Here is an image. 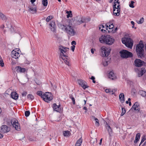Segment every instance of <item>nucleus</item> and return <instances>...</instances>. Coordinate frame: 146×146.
<instances>
[{
    "label": "nucleus",
    "instance_id": "nucleus-33",
    "mask_svg": "<svg viewBox=\"0 0 146 146\" xmlns=\"http://www.w3.org/2000/svg\"><path fill=\"white\" fill-rule=\"evenodd\" d=\"M36 94L37 95L40 96L42 98H43V96H44V94L43 93H42V92L41 91H40L37 92Z\"/></svg>",
    "mask_w": 146,
    "mask_h": 146
},
{
    "label": "nucleus",
    "instance_id": "nucleus-30",
    "mask_svg": "<svg viewBox=\"0 0 146 146\" xmlns=\"http://www.w3.org/2000/svg\"><path fill=\"white\" fill-rule=\"evenodd\" d=\"M139 94L143 97H146V92L143 90H140L139 91Z\"/></svg>",
    "mask_w": 146,
    "mask_h": 146
},
{
    "label": "nucleus",
    "instance_id": "nucleus-38",
    "mask_svg": "<svg viewBox=\"0 0 146 146\" xmlns=\"http://www.w3.org/2000/svg\"><path fill=\"white\" fill-rule=\"evenodd\" d=\"M117 1L116 2H115L114 3V4L113 5V9H117V7H116L117 3L118 4V5H119V3L118 2V1H119L118 0H116L115 1Z\"/></svg>",
    "mask_w": 146,
    "mask_h": 146
},
{
    "label": "nucleus",
    "instance_id": "nucleus-63",
    "mask_svg": "<svg viewBox=\"0 0 146 146\" xmlns=\"http://www.w3.org/2000/svg\"><path fill=\"white\" fill-rule=\"evenodd\" d=\"M3 137V135L0 133V138H1Z\"/></svg>",
    "mask_w": 146,
    "mask_h": 146
},
{
    "label": "nucleus",
    "instance_id": "nucleus-32",
    "mask_svg": "<svg viewBox=\"0 0 146 146\" xmlns=\"http://www.w3.org/2000/svg\"><path fill=\"white\" fill-rule=\"evenodd\" d=\"M67 25H62L61 24H60L59 25V28L62 29L63 30H65V31L66 30V28H67Z\"/></svg>",
    "mask_w": 146,
    "mask_h": 146
},
{
    "label": "nucleus",
    "instance_id": "nucleus-29",
    "mask_svg": "<svg viewBox=\"0 0 146 146\" xmlns=\"http://www.w3.org/2000/svg\"><path fill=\"white\" fill-rule=\"evenodd\" d=\"M0 18L3 20H6L7 18L2 13L0 12Z\"/></svg>",
    "mask_w": 146,
    "mask_h": 146
},
{
    "label": "nucleus",
    "instance_id": "nucleus-35",
    "mask_svg": "<svg viewBox=\"0 0 146 146\" xmlns=\"http://www.w3.org/2000/svg\"><path fill=\"white\" fill-rule=\"evenodd\" d=\"M63 135L64 136H68L69 135L70 132L68 131H66L63 132Z\"/></svg>",
    "mask_w": 146,
    "mask_h": 146
},
{
    "label": "nucleus",
    "instance_id": "nucleus-8",
    "mask_svg": "<svg viewBox=\"0 0 146 146\" xmlns=\"http://www.w3.org/2000/svg\"><path fill=\"white\" fill-rule=\"evenodd\" d=\"M11 123L13 126L17 131L20 130V125L18 120L15 118H13L11 121Z\"/></svg>",
    "mask_w": 146,
    "mask_h": 146
},
{
    "label": "nucleus",
    "instance_id": "nucleus-48",
    "mask_svg": "<svg viewBox=\"0 0 146 146\" xmlns=\"http://www.w3.org/2000/svg\"><path fill=\"white\" fill-rule=\"evenodd\" d=\"M113 24L112 21L110 22L109 23H108L106 25V28L108 27V25H112Z\"/></svg>",
    "mask_w": 146,
    "mask_h": 146
},
{
    "label": "nucleus",
    "instance_id": "nucleus-3",
    "mask_svg": "<svg viewBox=\"0 0 146 146\" xmlns=\"http://www.w3.org/2000/svg\"><path fill=\"white\" fill-rule=\"evenodd\" d=\"M99 40L101 43H105L108 45H111L114 42V39L111 37L110 35H102L99 38Z\"/></svg>",
    "mask_w": 146,
    "mask_h": 146
},
{
    "label": "nucleus",
    "instance_id": "nucleus-6",
    "mask_svg": "<svg viewBox=\"0 0 146 146\" xmlns=\"http://www.w3.org/2000/svg\"><path fill=\"white\" fill-rule=\"evenodd\" d=\"M43 99L45 102H48L53 99V96L51 93L46 92L44 94Z\"/></svg>",
    "mask_w": 146,
    "mask_h": 146
},
{
    "label": "nucleus",
    "instance_id": "nucleus-23",
    "mask_svg": "<svg viewBox=\"0 0 146 146\" xmlns=\"http://www.w3.org/2000/svg\"><path fill=\"white\" fill-rule=\"evenodd\" d=\"M11 95V97L13 99L16 100L18 98V95L15 92H12Z\"/></svg>",
    "mask_w": 146,
    "mask_h": 146
},
{
    "label": "nucleus",
    "instance_id": "nucleus-13",
    "mask_svg": "<svg viewBox=\"0 0 146 146\" xmlns=\"http://www.w3.org/2000/svg\"><path fill=\"white\" fill-rule=\"evenodd\" d=\"M90 20V19L89 17L86 18L85 17H82V18L80 21H78L77 24H80L82 23H86L89 21Z\"/></svg>",
    "mask_w": 146,
    "mask_h": 146
},
{
    "label": "nucleus",
    "instance_id": "nucleus-43",
    "mask_svg": "<svg viewBox=\"0 0 146 146\" xmlns=\"http://www.w3.org/2000/svg\"><path fill=\"white\" fill-rule=\"evenodd\" d=\"M70 98L72 100V101L73 104H75V100L73 96L72 95H71L70 96Z\"/></svg>",
    "mask_w": 146,
    "mask_h": 146
},
{
    "label": "nucleus",
    "instance_id": "nucleus-4",
    "mask_svg": "<svg viewBox=\"0 0 146 146\" xmlns=\"http://www.w3.org/2000/svg\"><path fill=\"white\" fill-rule=\"evenodd\" d=\"M122 43L129 48H131L133 45L132 40L130 38L125 37L121 39Z\"/></svg>",
    "mask_w": 146,
    "mask_h": 146
},
{
    "label": "nucleus",
    "instance_id": "nucleus-9",
    "mask_svg": "<svg viewBox=\"0 0 146 146\" xmlns=\"http://www.w3.org/2000/svg\"><path fill=\"white\" fill-rule=\"evenodd\" d=\"M66 31L67 33L68 34L71 36H73L76 33L73 28L70 25H68Z\"/></svg>",
    "mask_w": 146,
    "mask_h": 146
},
{
    "label": "nucleus",
    "instance_id": "nucleus-15",
    "mask_svg": "<svg viewBox=\"0 0 146 146\" xmlns=\"http://www.w3.org/2000/svg\"><path fill=\"white\" fill-rule=\"evenodd\" d=\"M15 69L17 72L20 73H24L26 71L25 68H22L21 67L19 66L16 67Z\"/></svg>",
    "mask_w": 146,
    "mask_h": 146
},
{
    "label": "nucleus",
    "instance_id": "nucleus-42",
    "mask_svg": "<svg viewBox=\"0 0 146 146\" xmlns=\"http://www.w3.org/2000/svg\"><path fill=\"white\" fill-rule=\"evenodd\" d=\"M144 20L143 18H141L139 20V21L137 22V23L138 24H140L143 23Z\"/></svg>",
    "mask_w": 146,
    "mask_h": 146
},
{
    "label": "nucleus",
    "instance_id": "nucleus-60",
    "mask_svg": "<svg viewBox=\"0 0 146 146\" xmlns=\"http://www.w3.org/2000/svg\"><path fill=\"white\" fill-rule=\"evenodd\" d=\"M36 0H31V2L32 4H33V3L35 2Z\"/></svg>",
    "mask_w": 146,
    "mask_h": 146
},
{
    "label": "nucleus",
    "instance_id": "nucleus-40",
    "mask_svg": "<svg viewBox=\"0 0 146 146\" xmlns=\"http://www.w3.org/2000/svg\"><path fill=\"white\" fill-rule=\"evenodd\" d=\"M122 113L121 114V116H123L125 113L126 111L125 109L123 108H121Z\"/></svg>",
    "mask_w": 146,
    "mask_h": 146
},
{
    "label": "nucleus",
    "instance_id": "nucleus-22",
    "mask_svg": "<svg viewBox=\"0 0 146 146\" xmlns=\"http://www.w3.org/2000/svg\"><path fill=\"white\" fill-rule=\"evenodd\" d=\"M108 77L109 78L112 80H115L116 78L115 75L112 71H110L108 74Z\"/></svg>",
    "mask_w": 146,
    "mask_h": 146
},
{
    "label": "nucleus",
    "instance_id": "nucleus-18",
    "mask_svg": "<svg viewBox=\"0 0 146 146\" xmlns=\"http://www.w3.org/2000/svg\"><path fill=\"white\" fill-rule=\"evenodd\" d=\"M50 26V29L51 30L54 32L56 30V27L55 22L54 21H52L49 24Z\"/></svg>",
    "mask_w": 146,
    "mask_h": 146
},
{
    "label": "nucleus",
    "instance_id": "nucleus-21",
    "mask_svg": "<svg viewBox=\"0 0 146 146\" xmlns=\"http://www.w3.org/2000/svg\"><path fill=\"white\" fill-rule=\"evenodd\" d=\"M53 108L54 110L56 111L60 112V111H61L60 105L57 106L56 104H53Z\"/></svg>",
    "mask_w": 146,
    "mask_h": 146
},
{
    "label": "nucleus",
    "instance_id": "nucleus-24",
    "mask_svg": "<svg viewBox=\"0 0 146 146\" xmlns=\"http://www.w3.org/2000/svg\"><path fill=\"white\" fill-rule=\"evenodd\" d=\"M119 99L120 101L122 103H123L124 102V96L123 93H121L119 94Z\"/></svg>",
    "mask_w": 146,
    "mask_h": 146
},
{
    "label": "nucleus",
    "instance_id": "nucleus-45",
    "mask_svg": "<svg viewBox=\"0 0 146 146\" xmlns=\"http://www.w3.org/2000/svg\"><path fill=\"white\" fill-rule=\"evenodd\" d=\"M52 18V16H49L47 17L46 19V21L47 22H49L51 19Z\"/></svg>",
    "mask_w": 146,
    "mask_h": 146
},
{
    "label": "nucleus",
    "instance_id": "nucleus-57",
    "mask_svg": "<svg viewBox=\"0 0 146 146\" xmlns=\"http://www.w3.org/2000/svg\"><path fill=\"white\" fill-rule=\"evenodd\" d=\"M87 101V98H86V97H85V99H84V105H85L86 104V102Z\"/></svg>",
    "mask_w": 146,
    "mask_h": 146
},
{
    "label": "nucleus",
    "instance_id": "nucleus-41",
    "mask_svg": "<svg viewBox=\"0 0 146 146\" xmlns=\"http://www.w3.org/2000/svg\"><path fill=\"white\" fill-rule=\"evenodd\" d=\"M0 65L2 67H3L4 66V63L1 56H0Z\"/></svg>",
    "mask_w": 146,
    "mask_h": 146
},
{
    "label": "nucleus",
    "instance_id": "nucleus-31",
    "mask_svg": "<svg viewBox=\"0 0 146 146\" xmlns=\"http://www.w3.org/2000/svg\"><path fill=\"white\" fill-rule=\"evenodd\" d=\"M29 11L31 12V13H34L36 12V10L35 8H33L31 7H29Z\"/></svg>",
    "mask_w": 146,
    "mask_h": 146
},
{
    "label": "nucleus",
    "instance_id": "nucleus-44",
    "mask_svg": "<svg viewBox=\"0 0 146 146\" xmlns=\"http://www.w3.org/2000/svg\"><path fill=\"white\" fill-rule=\"evenodd\" d=\"M135 3L133 1H131V3L129 4V6L130 7L133 8L134 7L133 5V4Z\"/></svg>",
    "mask_w": 146,
    "mask_h": 146
},
{
    "label": "nucleus",
    "instance_id": "nucleus-37",
    "mask_svg": "<svg viewBox=\"0 0 146 146\" xmlns=\"http://www.w3.org/2000/svg\"><path fill=\"white\" fill-rule=\"evenodd\" d=\"M27 98L29 100H33L34 98V96L32 94H29L27 95Z\"/></svg>",
    "mask_w": 146,
    "mask_h": 146
},
{
    "label": "nucleus",
    "instance_id": "nucleus-14",
    "mask_svg": "<svg viewBox=\"0 0 146 146\" xmlns=\"http://www.w3.org/2000/svg\"><path fill=\"white\" fill-rule=\"evenodd\" d=\"M11 57L15 59L18 58L20 56L19 53L14 50H13L11 53Z\"/></svg>",
    "mask_w": 146,
    "mask_h": 146
},
{
    "label": "nucleus",
    "instance_id": "nucleus-56",
    "mask_svg": "<svg viewBox=\"0 0 146 146\" xmlns=\"http://www.w3.org/2000/svg\"><path fill=\"white\" fill-rule=\"evenodd\" d=\"M95 143H96V141H93V140H91L90 141V142L91 144H93L94 143H95Z\"/></svg>",
    "mask_w": 146,
    "mask_h": 146
},
{
    "label": "nucleus",
    "instance_id": "nucleus-19",
    "mask_svg": "<svg viewBox=\"0 0 146 146\" xmlns=\"http://www.w3.org/2000/svg\"><path fill=\"white\" fill-rule=\"evenodd\" d=\"M133 109L134 110L137 111V112H139V105L137 102H136L134 104L133 106L131 109Z\"/></svg>",
    "mask_w": 146,
    "mask_h": 146
},
{
    "label": "nucleus",
    "instance_id": "nucleus-50",
    "mask_svg": "<svg viewBox=\"0 0 146 146\" xmlns=\"http://www.w3.org/2000/svg\"><path fill=\"white\" fill-rule=\"evenodd\" d=\"M90 79H92V81H93V82L95 83H96V81H95L94 80L95 79V78L93 76H92L91 77V78H90Z\"/></svg>",
    "mask_w": 146,
    "mask_h": 146
},
{
    "label": "nucleus",
    "instance_id": "nucleus-5",
    "mask_svg": "<svg viewBox=\"0 0 146 146\" xmlns=\"http://www.w3.org/2000/svg\"><path fill=\"white\" fill-rule=\"evenodd\" d=\"M120 53L121 57L124 58L131 57L133 56L132 53L126 50H123L121 51Z\"/></svg>",
    "mask_w": 146,
    "mask_h": 146
},
{
    "label": "nucleus",
    "instance_id": "nucleus-25",
    "mask_svg": "<svg viewBox=\"0 0 146 146\" xmlns=\"http://www.w3.org/2000/svg\"><path fill=\"white\" fill-rule=\"evenodd\" d=\"M146 70L144 68H142L141 70L139 72L138 74V77H139L142 76L143 74L145 72Z\"/></svg>",
    "mask_w": 146,
    "mask_h": 146
},
{
    "label": "nucleus",
    "instance_id": "nucleus-34",
    "mask_svg": "<svg viewBox=\"0 0 146 146\" xmlns=\"http://www.w3.org/2000/svg\"><path fill=\"white\" fill-rule=\"evenodd\" d=\"M146 139V135H144L142 137V140L139 145L140 146L141 145Z\"/></svg>",
    "mask_w": 146,
    "mask_h": 146
},
{
    "label": "nucleus",
    "instance_id": "nucleus-39",
    "mask_svg": "<svg viewBox=\"0 0 146 146\" xmlns=\"http://www.w3.org/2000/svg\"><path fill=\"white\" fill-rule=\"evenodd\" d=\"M42 3L43 5L44 6H46L48 4L47 0H42Z\"/></svg>",
    "mask_w": 146,
    "mask_h": 146
},
{
    "label": "nucleus",
    "instance_id": "nucleus-61",
    "mask_svg": "<svg viewBox=\"0 0 146 146\" xmlns=\"http://www.w3.org/2000/svg\"><path fill=\"white\" fill-rule=\"evenodd\" d=\"M83 109L84 110H85L86 111H85V112H86L87 110V108L86 107H84V108H83Z\"/></svg>",
    "mask_w": 146,
    "mask_h": 146
},
{
    "label": "nucleus",
    "instance_id": "nucleus-53",
    "mask_svg": "<svg viewBox=\"0 0 146 146\" xmlns=\"http://www.w3.org/2000/svg\"><path fill=\"white\" fill-rule=\"evenodd\" d=\"M105 92L106 93L111 92V90L110 89H107L105 90Z\"/></svg>",
    "mask_w": 146,
    "mask_h": 146
},
{
    "label": "nucleus",
    "instance_id": "nucleus-11",
    "mask_svg": "<svg viewBox=\"0 0 146 146\" xmlns=\"http://www.w3.org/2000/svg\"><path fill=\"white\" fill-rule=\"evenodd\" d=\"M78 83L82 88L85 89L88 87L87 85V83L84 81L82 80H78Z\"/></svg>",
    "mask_w": 146,
    "mask_h": 146
},
{
    "label": "nucleus",
    "instance_id": "nucleus-52",
    "mask_svg": "<svg viewBox=\"0 0 146 146\" xmlns=\"http://www.w3.org/2000/svg\"><path fill=\"white\" fill-rule=\"evenodd\" d=\"M35 82L37 84V85H40L41 84V82L38 80H35Z\"/></svg>",
    "mask_w": 146,
    "mask_h": 146
},
{
    "label": "nucleus",
    "instance_id": "nucleus-47",
    "mask_svg": "<svg viewBox=\"0 0 146 146\" xmlns=\"http://www.w3.org/2000/svg\"><path fill=\"white\" fill-rule=\"evenodd\" d=\"M30 114V112L29 111H27L25 112V115L26 117H28Z\"/></svg>",
    "mask_w": 146,
    "mask_h": 146
},
{
    "label": "nucleus",
    "instance_id": "nucleus-62",
    "mask_svg": "<svg viewBox=\"0 0 146 146\" xmlns=\"http://www.w3.org/2000/svg\"><path fill=\"white\" fill-rule=\"evenodd\" d=\"M131 23L132 25H134L135 23H134V22L133 21H131Z\"/></svg>",
    "mask_w": 146,
    "mask_h": 146
},
{
    "label": "nucleus",
    "instance_id": "nucleus-64",
    "mask_svg": "<svg viewBox=\"0 0 146 146\" xmlns=\"http://www.w3.org/2000/svg\"><path fill=\"white\" fill-rule=\"evenodd\" d=\"M117 27L115 28V29L114 30V33L115 32L117 31Z\"/></svg>",
    "mask_w": 146,
    "mask_h": 146
},
{
    "label": "nucleus",
    "instance_id": "nucleus-46",
    "mask_svg": "<svg viewBox=\"0 0 146 146\" xmlns=\"http://www.w3.org/2000/svg\"><path fill=\"white\" fill-rule=\"evenodd\" d=\"M114 25L113 24L111 25H108V29H109L110 30L111 29L112 31L113 30L112 29L113 28L114 29Z\"/></svg>",
    "mask_w": 146,
    "mask_h": 146
},
{
    "label": "nucleus",
    "instance_id": "nucleus-58",
    "mask_svg": "<svg viewBox=\"0 0 146 146\" xmlns=\"http://www.w3.org/2000/svg\"><path fill=\"white\" fill-rule=\"evenodd\" d=\"M5 27V26L3 25H2L1 26H0V28L3 29Z\"/></svg>",
    "mask_w": 146,
    "mask_h": 146
},
{
    "label": "nucleus",
    "instance_id": "nucleus-54",
    "mask_svg": "<svg viewBox=\"0 0 146 146\" xmlns=\"http://www.w3.org/2000/svg\"><path fill=\"white\" fill-rule=\"evenodd\" d=\"M75 47V46L74 45H72L71 46V49L73 51H74Z\"/></svg>",
    "mask_w": 146,
    "mask_h": 146
},
{
    "label": "nucleus",
    "instance_id": "nucleus-7",
    "mask_svg": "<svg viewBox=\"0 0 146 146\" xmlns=\"http://www.w3.org/2000/svg\"><path fill=\"white\" fill-rule=\"evenodd\" d=\"M111 50L110 48H107L105 46H103L101 47L100 51L102 52L103 56L107 57L109 55Z\"/></svg>",
    "mask_w": 146,
    "mask_h": 146
},
{
    "label": "nucleus",
    "instance_id": "nucleus-55",
    "mask_svg": "<svg viewBox=\"0 0 146 146\" xmlns=\"http://www.w3.org/2000/svg\"><path fill=\"white\" fill-rule=\"evenodd\" d=\"M76 44V42L75 41L73 40L71 42V44L73 45H75Z\"/></svg>",
    "mask_w": 146,
    "mask_h": 146
},
{
    "label": "nucleus",
    "instance_id": "nucleus-26",
    "mask_svg": "<svg viewBox=\"0 0 146 146\" xmlns=\"http://www.w3.org/2000/svg\"><path fill=\"white\" fill-rule=\"evenodd\" d=\"M140 134L139 133H138L136 135L135 140L134 141V143L135 144L139 141L140 138Z\"/></svg>",
    "mask_w": 146,
    "mask_h": 146
},
{
    "label": "nucleus",
    "instance_id": "nucleus-10",
    "mask_svg": "<svg viewBox=\"0 0 146 146\" xmlns=\"http://www.w3.org/2000/svg\"><path fill=\"white\" fill-rule=\"evenodd\" d=\"M145 63V62L139 59H136L134 61V65L136 67H140Z\"/></svg>",
    "mask_w": 146,
    "mask_h": 146
},
{
    "label": "nucleus",
    "instance_id": "nucleus-27",
    "mask_svg": "<svg viewBox=\"0 0 146 146\" xmlns=\"http://www.w3.org/2000/svg\"><path fill=\"white\" fill-rule=\"evenodd\" d=\"M82 137H81L77 140L75 144V146H80L82 142Z\"/></svg>",
    "mask_w": 146,
    "mask_h": 146
},
{
    "label": "nucleus",
    "instance_id": "nucleus-1",
    "mask_svg": "<svg viewBox=\"0 0 146 146\" xmlns=\"http://www.w3.org/2000/svg\"><path fill=\"white\" fill-rule=\"evenodd\" d=\"M58 49L60 52V57L64 60V62L66 65L68 66H70L71 64L69 62L70 60L68 56L64 54V53H66L67 51L69 50V48L60 45L59 46Z\"/></svg>",
    "mask_w": 146,
    "mask_h": 146
},
{
    "label": "nucleus",
    "instance_id": "nucleus-51",
    "mask_svg": "<svg viewBox=\"0 0 146 146\" xmlns=\"http://www.w3.org/2000/svg\"><path fill=\"white\" fill-rule=\"evenodd\" d=\"M27 94V92H23L22 93V95L23 96H26Z\"/></svg>",
    "mask_w": 146,
    "mask_h": 146
},
{
    "label": "nucleus",
    "instance_id": "nucleus-28",
    "mask_svg": "<svg viewBox=\"0 0 146 146\" xmlns=\"http://www.w3.org/2000/svg\"><path fill=\"white\" fill-rule=\"evenodd\" d=\"M92 119L95 121V124L96 126H98L99 125L98 120L94 116H92Z\"/></svg>",
    "mask_w": 146,
    "mask_h": 146
},
{
    "label": "nucleus",
    "instance_id": "nucleus-49",
    "mask_svg": "<svg viewBox=\"0 0 146 146\" xmlns=\"http://www.w3.org/2000/svg\"><path fill=\"white\" fill-rule=\"evenodd\" d=\"M103 64L104 66H107L108 64V62L107 61L104 62Z\"/></svg>",
    "mask_w": 146,
    "mask_h": 146
},
{
    "label": "nucleus",
    "instance_id": "nucleus-17",
    "mask_svg": "<svg viewBox=\"0 0 146 146\" xmlns=\"http://www.w3.org/2000/svg\"><path fill=\"white\" fill-rule=\"evenodd\" d=\"M100 27H99L100 30H101V31L104 33H106L108 31L109 32L110 30L109 31L108 30V28H106V27L105 28L103 25H101Z\"/></svg>",
    "mask_w": 146,
    "mask_h": 146
},
{
    "label": "nucleus",
    "instance_id": "nucleus-59",
    "mask_svg": "<svg viewBox=\"0 0 146 146\" xmlns=\"http://www.w3.org/2000/svg\"><path fill=\"white\" fill-rule=\"evenodd\" d=\"M94 50H95V49H94L93 48H92L91 50V52L93 54L94 53Z\"/></svg>",
    "mask_w": 146,
    "mask_h": 146
},
{
    "label": "nucleus",
    "instance_id": "nucleus-2",
    "mask_svg": "<svg viewBox=\"0 0 146 146\" xmlns=\"http://www.w3.org/2000/svg\"><path fill=\"white\" fill-rule=\"evenodd\" d=\"M144 45L143 43L140 42L136 47V51L138 58H142L145 57V52L143 49Z\"/></svg>",
    "mask_w": 146,
    "mask_h": 146
},
{
    "label": "nucleus",
    "instance_id": "nucleus-16",
    "mask_svg": "<svg viewBox=\"0 0 146 146\" xmlns=\"http://www.w3.org/2000/svg\"><path fill=\"white\" fill-rule=\"evenodd\" d=\"M120 5H117V9H113V13L115 15L118 16L119 15V12H120Z\"/></svg>",
    "mask_w": 146,
    "mask_h": 146
},
{
    "label": "nucleus",
    "instance_id": "nucleus-20",
    "mask_svg": "<svg viewBox=\"0 0 146 146\" xmlns=\"http://www.w3.org/2000/svg\"><path fill=\"white\" fill-rule=\"evenodd\" d=\"M105 126L106 129L108 131L110 136H111V135H112V130L110 126L108 124L107 122H106V124L105 125Z\"/></svg>",
    "mask_w": 146,
    "mask_h": 146
},
{
    "label": "nucleus",
    "instance_id": "nucleus-36",
    "mask_svg": "<svg viewBox=\"0 0 146 146\" xmlns=\"http://www.w3.org/2000/svg\"><path fill=\"white\" fill-rule=\"evenodd\" d=\"M67 14H68L67 15V18H69L70 17H71L72 16V11H67L66 12Z\"/></svg>",
    "mask_w": 146,
    "mask_h": 146
},
{
    "label": "nucleus",
    "instance_id": "nucleus-12",
    "mask_svg": "<svg viewBox=\"0 0 146 146\" xmlns=\"http://www.w3.org/2000/svg\"><path fill=\"white\" fill-rule=\"evenodd\" d=\"M0 131L1 132L6 133L10 131V129L7 126L3 125L0 127Z\"/></svg>",
    "mask_w": 146,
    "mask_h": 146
}]
</instances>
